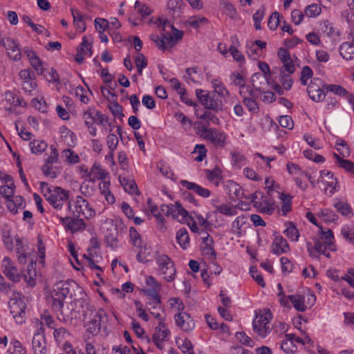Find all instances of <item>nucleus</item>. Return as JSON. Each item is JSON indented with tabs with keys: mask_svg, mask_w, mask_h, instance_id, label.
<instances>
[{
	"mask_svg": "<svg viewBox=\"0 0 354 354\" xmlns=\"http://www.w3.org/2000/svg\"><path fill=\"white\" fill-rule=\"evenodd\" d=\"M1 269L4 276L11 282L17 283L24 279L30 287L36 284L37 272L35 262L32 259L25 272L19 270L15 261L9 257H4L1 261Z\"/></svg>",
	"mask_w": 354,
	"mask_h": 354,
	"instance_id": "1",
	"label": "nucleus"
},
{
	"mask_svg": "<svg viewBox=\"0 0 354 354\" xmlns=\"http://www.w3.org/2000/svg\"><path fill=\"white\" fill-rule=\"evenodd\" d=\"M39 189L46 200L54 209L60 210L64 204L66 205L67 209L71 208L69 191L59 187L50 186L46 182L39 183Z\"/></svg>",
	"mask_w": 354,
	"mask_h": 354,
	"instance_id": "2",
	"label": "nucleus"
},
{
	"mask_svg": "<svg viewBox=\"0 0 354 354\" xmlns=\"http://www.w3.org/2000/svg\"><path fill=\"white\" fill-rule=\"evenodd\" d=\"M155 261L158 274L162 275L167 282L173 281L176 275V269L174 261L167 254L156 253Z\"/></svg>",
	"mask_w": 354,
	"mask_h": 354,
	"instance_id": "3",
	"label": "nucleus"
},
{
	"mask_svg": "<svg viewBox=\"0 0 354 354\" xmlns=\"http://www.w3.org/2000/svg\"><path fill=\"white\" fill-rule=\"evenodd\" d=\"M198 133L201 138L209 141L216 148H223L226 145L227 135L222 130L216 128L202 127L199 129Z\"/></svg>",
	"mask_w": 354,
	"mask_h": 354,
	"instance_id": "4",
	"label": "nucleus"
},
{
	"mask_svg": "<svg viewBox=\"0 0 354 354\" xmlns=\"http://www.w3.org/2000/svg\"><path fill=\"white\" fill-rule=\"evenodd\" d=\"M272 317L270 310H264L257 314L252 323L254 333L261 337L265 338L271 332L270 320Z\"/></svg>",
	"mask_w": 354,
	"mask_h": 354,
	"instance_id": "5",
	"label": "nucleus"
},
{
	"mask_svg": "<svg viewBox=\"0 0 354 354\" xmlns=\"http://www.w3.org/2000/svg\"><path fill=\"white\" fill-rule=\"evenodd\" d=\"M171 33L169 35L159 36L154 35L151 36V39L160 50L171 49L182 39L183 36V31L178 30L174 26H171Z\"/></svg>",
	"mask_w": 354,
	"mask_h": 354,
	"instance_id": "6",
	"label": "nucleus"
},
{
	"mask_svg": "<svg viewBox=\"0 0 354 354\" xmlns=\"http://www.w3.org/2000/svg\"><path fill=\"white\" fill-rule=\"evenodd\" d=\"M68 210L72 212L74 216H82L86 219H90L95 215V209L82 196H77L73 202L71 201V208Z\"/></svg>",
	"mask_w": 354,
	"mask_h": 354,
	"instance_id": "7",
	"label": "nucleus"
},
{
	"mask_svg": "<svg viewBox=\"0 0 354 354\" xmlns=\"http://www.w3.org/2000/svg\"><path fill=\"white\" fill-rule=\"evenodd\" d=\"M70 294L69 285L66 282L59 281L54 284L51 292L53 309L56 311H60L64 306L66 298Z\"/></svg>",
	"mask_w": 354,
	"mask_h": 354,
	"instance_id": "8",
	"label": "nucleus"
},
{
	"mask_svg": "<svg viewBox=\"0 0 354 354\" xmlns=\"http://www.w3.org/2000/svg\"><path fill=\"white\" fill-rule=\"evenodd\" d=\"M290 301L298 311L304 312L308 308H311L315 303L316 297L309 290L302 294L289 295Z\"/></svg>",
	"mask_w": 354,
	"mask_h": 354,
	"instance_id": "9",
	"label": "nucleus"
},
{
	"mask_svg": "<svg viewBox=\"0 0 354 354\" xmlns=\"http://www.w3.org/2000/svg\"><path fill=\"white\" fill-rule=\"evenodd\" d=\"M160 209L167 216H171L172 218L177 219L182 223H185L189 218L188 211L178 201L168 205H162Z\"/></svg>",
	"mask_w": 354,
	"mask_h": 354,
	"instance_id": "10",
	"label": "nucleus"
},
{
	"mask_svg": "<svg viewBox=\"0 0 354 354\" xmlns=\"http://www.w3.org/2000/svg\"><path fill=\"white\" fill-rule=\"evenodd\" d=\"M196 95L199 102L205 109L216 112L222 110L223 106L222 101L216 99L213 93H209L202 89H196Z\"/></svg>",
	"mask_w": 354,
	"mask_h": 354,
	"instance_id": "11",
	"label": "nucleus"
},
{
	"mask_svg": "<svg viewBox=\"0 0 354 354\" xmlns=\"http://www.w3.org/2000/svg\"><path fill=\"white\" fill-rule=\"evenodd\" d=\"M170 337L171 331L165 324V319L159 320V323L155 327L152 334L151 341L157 348L162 350L165 347V342L169 341Z\"/></svg>",
	"mask_w": 354,
	"mask_h": 354,
	"instance_id": "12",
	"label": "nucleus"
},
{
	"mask_svg": "<svg viewBox=\"0 0 354 354\" xmlns=\"http://www.w3.org/2000/svg\"><path fill=\"white\" fill-rule=\"evenodd\" d=\"M84 257L87 261V266L95 271L97 277H100L103 272V258L100 255L96 246L89 248L87 254H85Z\"/></svg>",
	"mask_w": 354,
	"mask_h": 354,
	"instance_id": "13",
	"label": "nucleus"
},
{
	"mask_svg": "<svg viewBox=\"0 0 354 354\" xmlns=\"http://www.w3.org/2000/svg\"><path fill=\"white\" fill-rule=\"evenodd\" d=\"M10 313L12 314L16 323L22 324L25 322L26 304L20 295L15 296L11 298L9 303Z\"/></svg>",
	"mask_w": 354,
	"mask_h": 354,
	"instance_id": "14",
	"label": "nucleus"
},
{
	"mask_svg": "<svg viewBox=\"0 0 354 354\" xmlns=\"http://www.w3.org/2000/svg\"><path fill=\"white\" fill-rule=\"evenodd\" d=\"M101 112L95 109L94 107H88L84 110L82 113V119L86 127L88 133L95 137L97 135V128L95 124H97L99 117Z\"/></svg>",
	"mask_w": 354,
	"mask_h": 354,
	"instance_id": "15",
	"label": "nucleus"
},
{
	"mask_svg": "<svg viewBox=\"0 0 354 354\" xmlns=\"http://www.w3.org/2000/svg\"><path fill=\"white\" fill-rule=\"evenodd\" d=\"M317 183H321L326 194L332 195L337 190V180L333 172L324 169L320 171Z\"/></svg>",
	"mask_w": 354,
	"mask_h": 354,
	"instance_id": "16",
	"label": "nucleus"
},
{
	"mask_svg": "<svg viewBox=\"0 0 354 354\" xmlns=\"http://www.w3.org/2000/svg\"><path fill=\"white\" fill-rule=\"evenodd\" d=\"M59 224L62 225L64 230L71 234L77 233L85 229L86 225L83 218L71 216H57Z\"/></svg>",
	"mask_w": 354,
	"mask_h": 354,
	"instance_id": "17",
	"label": "nucleus"
},
{
	"mask_svg": "<svg viewBox=\"0 0 354 354\" xmlns=\"http://www.w3.org/2000/svg\"><path fill=\"white\" fill-rule=\"evenodd\" d=\"M15 252L17 254V259L19 264H26L28 261L29 263H31L32 259L35 263L36 260L32 258L30 250L29 249L27 244H24L22 242L21 239L19 236H15Z\"/></svg>",
	"mask_w": 354,
	"mask_h": 354,
	"instance_id": "18",
	"label": "nucleus"
},
{
	"mask_svg": "<svg viewBox=\"0 0 354 354\" xmlns=\"http://www.w3.org/2000/svg\"><path fill=\"white\" fill-rule=\"evenodd\" d=\"M91 316L92 318L88 321L86 324V330L93 335H97L101 328V322L106 318V313L103 309H99L97 310H90Z\"/></svg>",
	"mask_w": 354,
	"mask_h": 354,
	"instance_id": "19",
	"label": "nucleus"
},
{
	"mask_svg": "<svg viewBox=\"0 0 354 354\" xmlns=\"http://www.w3.org/2000/svg\"><path fill=\"white\" fill-rule=\"evenodd\" d=\"M322 81L320 79L315 78L310 81L307 87V92L312 100L316 102H322L325 99L326 91L323 88Z\"/></svg>",
	"mask_w": 354,
	"mask_h": 354,
	"instance_id": "20",
	"label": "nucleus"
},
{
	"mask_svg": "<svg viewBox=\"0 0 354 354\" xmlns=\"http://www.w3.org/2000/svg\"><path fill=\"white\" fill-rule=\"evenodd\" d=\"M250 199H252L254 207L260 213L268 215H271L274 213L275 209L274 202L268 196H263L260 200H257V196H251Z\"/></svg>",
	"mask_w": 354,
	"mask_h": 354,
	"instance_id": "21",
	"label": "nucleus"
},
{
	"mask_svg": "<svg viewBox=\"0 0 354 354\" xmlns=\"http://www.w3.org/2000/svg\"><path fill=\"white\" fill-rule=\"evenodd\" d=\"M146 302L147 310L156 319L160 320L165 319L162 315L163 310L161 307V298L160 295L147 296Z\"/></svg>",
	"mask_w": 354,
	"mask_h": 354,
	"instance_id": "22",
	"label": "nucleus"
},
{
	"mask_svg": "<svg viewBox=\"0 0 354 354\" xmlns=\"http://www.w3.org/2000/svg\"><path fill=\"white\" fill-rule=\"evenodd\" d=\"M202 233L205 234V236L202 237V254L206 259L213 261L216 257L214 240L206 231L203 230Z\"/></svg>",
	"mask_w": 354,
	"mask_h": 354,
	"instance_id": "23",
	"label": "nucleus"
},
{
	"mask_svg": "<svg viewBox=\"0 0 354 354\" xmlns=\"http://www.w3.org/2000/svg\"><path fill=\"white\" fill-rule=\"evenodd\" d=\"M46 340L43 332L34 333L32 340V350L34 354H47Z\"/></svg>",
	"mask_w": 354,
	"mask_h": 354,
	"instance_id": "24",
	"label": "nucleus"
},
{
	"mask_svg": "<svg viewBox=\"0 0 354 354\" xmlns=\"http://www.w3.org/2000/svg\"><path fill=\"white\" fill-rule=\"evenodd\" d=\"M24 54L27 56L31 66L35 69L37 75H43L45 68L44 63L37 55L36 53L28 47L24 49Z\"/></svg>",
	"mask_w": 354,
	"mask_h": 354,
	"instance_id": "25",
	"label": "nucleus"
},
{
	"mask_svg": "<svg viewBox=\"0 0 354 354\" xmlns=\"http://www.w3.org/2000/svg\"><path fill=\"white\" fill-rule=\"evenodd\" d=\"M1 45L4 46L8 57L14 61H19L21 59V51L19 48L18 44L15 40L10 37L3 39Z\"/></svg>",
	"mask_w": 354,
	"mask_h": 354,
	"instance_id": "26",
	"label": "nucleus"
},
{
	"mask_svg": "<svg viewBox=\"0 0 354 354\" xmlns=\"http://www.w3.org/2000/svg\"><path fill=\"white\" fill-rule=\"evenodd\" d=\"M290 75L291 74L284 73V71H281L279 79L281 86L272 81L271 84H270L271 88L279 95L283 94V89L286 91L290 90L293 84V80Z\"/></svg>",
	"mask_w": 354,
	"mask_h": 354,
	"instance_id": "27",
	"label": "nucleus"
},
{
	"mask_svg": "<svg viewBox=\"0 0 354 354\" xmlns=\"http://www.w3.org/2000/svg\"><path fill=\"white\" fill-rule=\"evenodd\" d=\"M174 319L178 328L185 332L192 330L195 328V323L191 316L186 313H176Z\"/></svg>",
	"mask_w": 354,
	"mask_h": 354,
	"instance_id": "28",
	"label": "nucleus"
},
{
	"mask_svg": "<svg viewBox=\"0 0 354 354\" xmlns=\"http://www.w3.org/2000/svg\"><path fill=\"white\" fill-rule=\"evenodd\" d=\"M91 177L88 181L95 183L97 180L102 182L109 179V173L100 164L95 162L90 168Z\"/></svg>",
	"mask_w": 354,
	"mask_h": 354,
	"instance_id": "29",
	"label": "nucleus"
},
{
	"mask_svg": "<svg viewBox=\"0 0 354 354\" xmlns=\"http://www.w3.org/2000/svg\"><path fill=\"white\" fill-rule=\"evenodd\" d=\"M225 192L231 196L232 198L241 199L245 198L250 199V196L244 195V191L242 187L233 180H227L223 185Z\"/></svg>",
	"mask_w": 354,
	"mask_h": 354,
	"instance_id": "30",
	"label": "nucleus"
},
{
	"mask_svg": "<svg viewBox=\"0 0 354 354\" xmlns=\"http://www.w3.org/2000/svg\"><path fill=\"white\" fill-rule=\"evenodd\" d=\"M333 205L343 217L351 219L354 216V210L346 200L336 198Z\"/></svg>",
	"mask_w": 354,
	"mask_h": 354,
	"instance_id": "31",
	"label": "nucleus"
},
{
	"mask_svg": "<svg viewBox=\"0 0 354 354\" xmlns=\"http://www.w3.org/2000/svg\"><path fill=\"white\" fill-rule=\"evenodd\" d=\"M15 185L11 176H0V194L7 200L12 197Z\"/></svg>",
	"mask_w": 354,
	"mask_h": 354,
	"instance_id": "32",
	"label": "nucleus"
},
{
	"mask_svg": "<svg viewBox=\"0 0 354 354\" xmlns=\"http://www.w3.org/2000/svg\"><path fill=\"white\" fill-rule=\"evenodd\" d=\"M330 246V245L321 240H317L315 242L314 245L311 243H308L307 249L310 256L313 257H317L319 255L323 254L327 258H330V252H327V248Z\"/></svg>",
	"mask_w": 354,
	"mask_h": 354,
	"instance_id": "33",
	"label": "nucleus"
},
{
	"mask_svg": "<svg viewBox=\"0 0 354 354\" xmlns=\"http://www.w3.org/2000/svg\"><path fill=\"white\" fill-rule=\"evenodd\" d=\"M2 104L6 111L13 112L17 106L21 105V101L17 94L9 91L5 92Z\"/></svg>",
	"mask_w": 354,
	"mask_h": 354,
	"instance_id": "34",
	"label": "nucleus"
},
{
	"mask_svg": "<svg viewBox=\"0 0 354 354\" xmlns=\"http://www.w3.org/2000/svg\"><path fill=\"white\" fill-rule=\"evenodd\" d=\"M145 282L147 288L142 290L143 292L147 296L160 295L161 290V284L155 277L152 276H146Z\"/></svg>",
	"mask_w": 354,
	"mask_h": 354,
	"instance_id": "35",
	"label": "nucleus"
},
{
	"mask_svg": "<svg viewBox=\"0 0 354 354\" xmlns=\"http://www.w3.org/2000/svg\"><path fill=\"white\" fill-rule=\"evenodd\" d=\"M93 54L91 44L88 42L86 37L82 39V42L77 48L75 60L78 63H82L85 57H90Z\"/></svg>",
	"mask_w": 354,
	"mask_h": 354,
	"instance_id": "36",
	"label": "nucleus"
},
{
	"mask_svg": "<svg viewBox=\"0 0 354 354\" xmlns=\"http://www.w3.org/2000/svg\"><path fill=\"white\" fill-rule=\"evenodd\" d=\"M98 189L100 194L104 198V200L108 205H113L115 203V198L113 192L111 191L110 179L100 182L98 184Z\"/></svg>",
	"mask_w": 354,
	"mask_h": 354,
	"instance_id": "37",
	"label": "nucleus"
},
{
	"mask_svg": "<svg viewBox=\"0 0 354 354\" xmlns=\"http://www.w3.org/2000/svg\"><path fill=\"white\" fill-rule=\"evenodd\" d=\"M180 184L183 187L193 191L194 193L203 198H208L211 194V192L208 189L203 187L195 183L183 180L180 181Z\"/></svg>",
	"mask_w": 354,
	"mask_h": 354,
	"instance_id": "38",
	"label": "nucleus"
},
{
	"mask_svg": "<svg viewBox=\"0 0 354 354\" xmlns=\"http://www.w3.org/2000/svg\"><path fill=\"white\" fill-rule=\"evenodd\" d=\"M272 248V252L277 255L286 253L290 250L287 241L282 236H277L274 238Z\"/></svg>",
	"mask_w": 354,
	"mask_h": 354,
	"instance_id": "39",
	"label": "nucleus"
},
{
	"mask_svg": "<svg viewBox=\"0 0 354 354\" xmlns=\"http://www.w3.org/2000/svg\"><path fill=\"white\" fill-rule=\"evenodd\" d=\"M317 217L326 223H337L339 221V216L330 208L321 209L317 213Z\"/></svg>",
	"mask_w": 354,
	"mask_h": 354,
	"instance_id": "40",
	"label": "nucleus"
},
{
	"mask_svg": "<svg viewBox=\"0 0 354 354\" xmlns=\"http://www.w3.org/2000/svg\"><path fill=\"white\" fill-rule=\"evenodd\" d=\"M214 89V92L222 98L230 96V92L220 78L212 77L209 80Z\"/></svg>",
	"mask_w": 354,
	"mask_h": 354,
	"instance_id": "41",
	"label": "nucleus"
},
{
	"mask_svg": "<svg viewBox=\"0 0 354 354\" xmlns=\"http://www.w3.org/2000/svg\"><path fill=\"white\" fill-rule=\"evenodd\" d=\"M231 80L234 84L240 87L239 93L241 96L248 93L250 95H252L254 91L250 86H245V80L243 75L239 73H234L231 75Z\"/></svg>",
	"mask_w": 354,
	"mask_h": 354,
	"instance_id": "42",
	"label": "nucleus"
},
{
	"mask_svg": "<svg viewBox=\"0 0 354 354\" xmlns=\"http://www.w3.org/2000/svg\"><path fill=\"white\" fill-rule=\"evenodd\" d=\"M332 157L334 160L335 164L339 168L344 169L346 171L353 174H354V162L346 160L345 158H342L337 155V153L334 152L332 154Z\"/></svg>",
	"mask_w": 354,
	"mask_h": 354,
	"instance_id": "43",
	"label": "nucleus"
},
{
	"mask_svg": "<svg viewBox=\"0 0 354 354\" xmlns=\"http://www.w3.org/2000/svg\"><path fill=\"white\" fill-rule=\"evenodd\" d=\"M223 171L218 166H215L212 169H205L206 178L216 187H218L223 180Z\"/></svg>",
	"mask_w": 354,
	"mask_h": 354,
	"instance_id": "44",
	"label": "nucleus"
},
{
	"mask_svg": "<svg viewBox=\"0 0 354 354\" xmlns=\"http://www.w3.org/2000/svg\"><path fill=\"white\" fill-rule=\"evenodd\" d=\"M1 240L3 245L8 251H12L15 245V237L11 235L10 230L8 226H4L1 229Z\"/></svg>",
	"mask_w": 354,
	"mask_h": 354,
	"instance_id": "45",
	"label": "nucleus"
},
{
	"mask_svg": "<svg viewBox=\"0 0 354 354\" xmlns=\"http://www.w3.org/2000/svg\"><path fill=\"white\" fill-rule=\"evenodd\" d=\"M7 207L13 214H17L19 209L25 207L24 198L21 196H12V199L7 200Z\"/></svg>",
	"mask_w": 354,
	"mask_h": 354,
	"instance_id": "46",
	"label": "nucleus"
},
{
	"mask_svg": "<svg viewBox=\"0 0 354 354\" xmlns=\"http://www.w3.org/2000/svg\"><path fill=\"white\" fill-rule=\"evenodd\" d=\"M176 240L182 249H187L190 245V239L187 230L185 227L180 228L176 233Z\"/></svg>",
	"mask_w": 354,
	"mask_h": 354,
	"instance_id": "47",
	"label": "nucleus"
},
{
	"mask_svg": "<svg viewBox=\"0 0 354 354\" xmlns=\"http://www.w3.org/2000/svg\"><path fill=\"white\" fill-rule=\"evenodd\" d=\"M148 208L151 214L156 218L159 229L165 230L166 229L165 225V219L160 213L158 206L152 203L150 199L148 200Z\"/></svg>",
	"mask_w": 354,
	"mask_h": 354,
	"instance_id": "48",
	"label": "nucleus"
},
{
	"mask_svg": "<svg viewBox=\"0 0 354 354\" xmlns=\"http://www.w3.org/2000/svg\"><path fill=\"white\" fill-rule=\"evenodd\" d=\"M340 56L345 60L349 61L354 59V44L350 41L343 42L339 47Z\"/></svg>",
	"mask_w": 354,
	"mask_h": 354,
	"instance_id": "49",
	"label": "nucleus"
},
{
	"mask_svg": "<svg viewBox=\"0 0 354 354\" xmlns=\"http://www.w3.org/2000/svg\"><path fill=\"white\" fill-rule=\"evenodd\" d=\"M119 182L124 191L129 194L133 195L138 193L137 185L133 179L120 176Z\"/></svg>",
	"mask_w": 354,
	"mask_h": 354,
	"instance_id": "50",
	"label": "nucleus"
},
{
	"mask_svg": "<svg viewBox=\"0 0 354 354\" xmlns=\"http://www.w3.org/2000/svg\"><path fill=\"white\" fill-rule=\"evenodd\" d=\"M60 133L62 140L69 147H73L76 145V136L75 133L66 127L60 128Z\"/></svg>",
	"mask_w": 354,
	"mask_h": 354,
	"instance_id": "51",
	"label": "nucleus"
},
{
	"mask_svg": "<svg viewBox=\"0 0 354 354\" xmlns=\"http://www.w3.org/2000/svg\"><path fill=\"white\" fill-rule=\"evenodd\" d=\"M279 199L281 202L280 212L281 215L286 216L292 211V197L290 194L282 193L279 196Z\"/></svg>",
	"mask_w": 354,
	"mask_h": 354,
	"instance_id": "52",
	"label": "nucleus"
},
{
	"mask_svg": "<svg viewBox=\"0 0 354 354\" xmlns=\"http://www.w3.org/2000/svg\"><path fill=\"white\" fill-rule=\"evenodd\" d=\"M73 18V24L79 32H83L86 30V24L84 20V16L82 13L74 8L71 9Z\"/></svg>",
	"mask_w": 354,
	"mask_h": 354,
	"instance_id": "53",
	"label": "nucleus"
},
{
	"mask_svg": "<svg viewBox=\"0 0 354 354\" xmlns=\"http://www.w3.org/2000/svg\"><path fill=\"white\" fill-rule=\"evenodd\" d=\"M7 354H27V349L19 340L12 339Z\"/></svg>",
	"mask_w": 354,
	"mask_h": 354,
	"instance_id": "54",
	"label": "nucleus"
},
{
	"mask_svg": "<svg viewBox=\"0 0 354 354\" xmlns=\"http://www.w3.org/2000/svg\"><path fill=\"white\" fill-rule=\"evenodd\" d=\"M218 6L223 13L229 17L234 19L236 16V10L234 6L228 0H220Z\"/></svg>",
	"mask_w": 354,
	"mask_h": 354,
	"instance_id": "55",
	"label": "nucleus"
},
{
	"mask_svg": "<svg viewBox=\"0 0 354 354\" xmlns=\"http://www.w3.org/2000/svg\"><path fill=\"white\" fill-rule=\"evenodd\" d=\"M290 337V335L286 334L280 344L281 349L286 354H294L297 351V345L293 344Z\"/></svg>",
	"mask_w": 354,
	"mask_h": 354,
	"instance_id": "56",
	"label": "nucleus"
},
{
	"mask_svg": "<svg viewBox=\"0 0 354 354\" xmlns=\"http://www.w3.org/2000/svg\"><path fill=\"white\" fill-rule=\"evenodd\" d=\"M207 23L208 19L207 18L200 15H195L189 17L187 19L185 24L187 26L196 29L201 26L207 24Z\"/></svg>",
	"mask_w": 354,
	"mask_h": 354,
	"instance_id": "57",
	"label": "nucleus"
},
{
	"mask_svg": "<svg viewBox=\"0 0 354 354\" xmlns=\"http://www.w3.org/2000/svg\"><path fill=\"white\" fill-rule=\"evenodd\" d=\"M62 158L68 165H74L80 162L79 156L71 149H65L61 153Z\"/></svg>",
	"mask_w": 354,
	"mask_h": 354,
	"instance_id": "58",
	"label": "nucleus"
},
{
	"mask_svg": "<svg viewBox=\"0 0 354 354\" xmlns=\"http://www.w3.org/2000/svg\"><path fill=\"white\" fill-rule=\"evenodd\" d=\"M342 237L350 244L354 245V226L351 225H344L340 231Z\"/></svg>",
	"mask_w": 354,
	"mask_h": 354,
	"instance_id": "59",
	"label": "nucleus"
},
{
	"mask_svg": "<svg viewBox=\"0 0 354 354\" xmlns=\"http://www.w3.org/2000/svg\"><path fill=\"white\" fill-rule=\"evenodd\" d=\"M198 118L205 122V127H208L212 122L214 124L219 125L221 123L220 119L212 112L209 111H205L201 115H198Z\"/></svg>",
	"mask_w": 354,
	"mask_h": 354,
	"instance_id": "60",
	"label": "nucleus"
},
{
	"mask_svg": "<svg viewBox=\"0 0 354 354\" xmlns=\"http://www.w3.org/2000/svg\"><path fill=\"white\" fill-rule=\"evenodd\" d=\"M286 169L293 177V180L297 177H304V174H306V171L303 170L299 165L292 162H288L286 164Z\"/></svg>",
	"mask_w": 354,
	"mask_h": 354,
	"instance_id": "61",
	"label": "nucleus"
},
{
	"mask_svg": "<svg viewBox=\"0 0 354 354\" xmlns=\"http://www.w3.org/2000/svg\"><path fill=\"white\" fill-rule=\"evenodd\" d=\"M231 162L233 166L240 169L246 163L245 156L238 151H232L230 153Z\"/></svg>",
	"mask_w": 354,
	"mask_h": 354,
	"instance_id": "62",
	"label": "nucleus"
},
{
	"mask_svg": "<svg viewBox=\"0 0 354 354\" xmlns=\"http://www.w3.org/2000/svg\"><path fill=\"white\" fill-rule=\"evenodd\" d=\"M323 88L327 92L333 93L335 95L344 97L348 95V91L342 86L338 84H324Z\"/></svg>",
	"mask_w": 354,
	"mask_h": 354,
	"instance_id": "63",
	"label": "nucleus"
},
{
	"mask_svg": "<svg viewBox=\"0 0 354 354\" xmlns=\"http://www.w3.org/2000/svg\"><path fill=\"white\" fill-rule=\"evenodd\" d=\"M287 227L284 230V234L291 241H297L299 237V232L296 226L290 222L286 224Z\"/></svg>",
	"mask_w": 354,
	"mask_h": 354,
	"instance_id": "64",
	"label": "nucleus"
}]
</instances>
